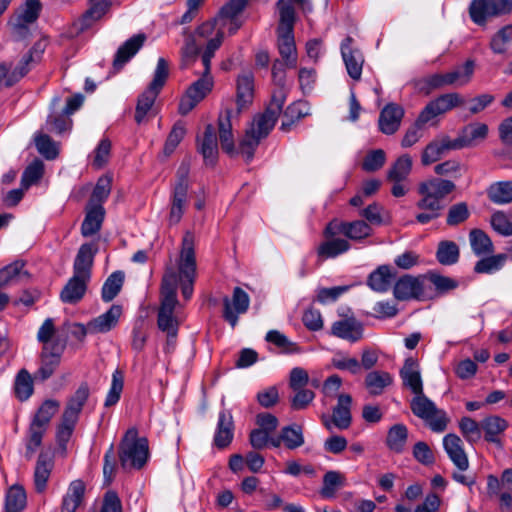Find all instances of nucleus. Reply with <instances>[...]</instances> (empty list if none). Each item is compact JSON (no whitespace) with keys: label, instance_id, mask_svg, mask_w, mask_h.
Returning <instances> with one entry per match:
<instances>
[{"label":"nucleus","instance_id":"35","mask_svg":"<svg viewBox=\"0 0 512 512\" xmlns=\"http://www.w3.org/2000/svg\"><path fill=\"white\" fill-rule=\"evenodd\" d=\"M39 0H26L23 12L16 18L13 23L14 30L19 35H24L28 31V25L33 23L39 16L40 12Z\"/></svg>","mask_w":512,"mask_h":512},{"label":"nucleus","instance_id":"59","mask_svg":"<svg viewBox=\"0 0 512 512\" xmlns=\"http://www.w3.org/2000/svg\"><path fill=\"white\" fill-rule=\"evenodd\" d=\"M512 43V25H506L497 31L490 41V48L496 54H503Z\"/></svg>","mask_w":512,"mask_h":512},{"label":"nucleus","instance_id":"23","mask_svg":"<svg viewBox=\"0 0 512 512\" xmlns=\"http://www.w3.org/2000/svg\"><path fill=\"white\" fill-rule=\"evenodd\" d=\"M236 104L237 113L248 108L254 97V75L251 71H244L236 81Z\"/></svg>","mask_w":512,"mask_h":512},{"label":"nucleus","instance_id":"46","mask_svg":"<svg viewBox=\"0 0 512 512\" xmlns=\"http://www.w3.org/2000/svg\"><path fill=\"white\" fill-rule=\"evenodd\" d=\"M507 427V421L499 416H490L481 422V428L485 432V439L493 443L498 442V435L503 433Z\"/></svg>","mask_w":512,"mask_h":512},{"label":"nucleus","instance_id":"42","mask_svg":"<svg viewBox=\"0 0 512 512\" xmlns=\"http://www.w3.org/2000/svg\"><path fill=\"white\" fill-rule=\"evenodd\" d=\"M475 62L467 59L464 63L455 66L450 71V86L463 87L472 80Z\"/></svg>","mask_w":512,"mask_h":512},{"label":"nucleus","instance_id":"38","mask_svg":"<svg viewBox=\"0 0 512 512\" xmlns=\"http://www.w3.org/2000/svg\"><path fill=\"white\" fill-rule=\"evenodd\" d=\"M84 493L85 485L81 480L71 482L63 497L61 512H75L83 500Z\"/></svg>","mask_w":512,"mask_h":512},{"label":"nucleus","instance_id":"54","mask_svg":"<svg viewBox=\"0 0 512 512\" xmlns=\"http://www.w3.org/2000/svg\"><path fill=\"white\" fill-rule=\"evenodd\" d=\"M14 391L16 397L21 400H27L33 393V380L30 373L21 369L15 379Z\"/></svg>","mask_w":512,"mask_h":512},{"label":"nucleus","instance_id":"21","mask_svg":"<svg viewBox=\"0 0 512 512\" xmlns=\"http://www.w3.org/2000/svg\"><path fill=\"white\" fill-rule=\"evenodd\" d=\"M353 39L347 36L341 43V55L348 75L355 81L361 79L364 57L362 52L352 46Z\"/></svg>","mask_w":512,"mask_h":512},{"label":"nucleus","instance_id":"14","mask_svg":"<svg viewBox=\"0 0 512 512\" xmlns=\"http://www.w3.org/2000/svg\"><path fill=\"white\" fill-rule=\"evenodd\" d=\"M422 199L418 207L425 210L438 211L442 208V200L448 194V180L433 178L419 186Z\"/></svg>","mask_w":512,"mask_h":512},{"label":"nucleus","instance_id":"58","mask_svg":"<svg viewBox=\"0 0 512 512\" xmlns=\"http://www.w3.org/2000/svg\"><path fill=\"white\" fill-rule=\"evenodd\" d=\"M72 127V120L69 115L63 111L60 113L53 111L47 118L46 128L49 132L62 134L69 131Z\"/></svg>","mask_w":512,"mask_h":512},{"label":"nucleus","instance_id":"24","mask_svg":"<svg viewBox=\"0 0 512 512\" xmlns=\"http://www.w3.org/2000/svg\"><path fill=\"white\" fill-rule=\"evenodd\" d=\"M404 110L400 105L395 103L387 104L379 116V129L386 135L394 134L400 127Z\"/></svg>","mask_w":512,"mask_h":512},{"label":"nucleus","instance_id":"17","mask_svg":"<svg viewBox=\"0 0 512 512\" xmlns=\"http://www.w3.org/2000/svg\"><path fill=\"white\" fill-rule=\"evenodd\" d=\"M249 305V295L242 288L235 287L231 298H223V318L232 328H235L238 323V316L244 314Z\"/></svg>","mask_w":512,"mask_h":512},{"label":"nucleus","instance_id":"25","mask_svg":"<svg viewBox=\"0 0 512 512\" xmlns=\"http://www.w3.org/2000/svg\"><path fill=\"white\" fill-rule=\"evenodd\" d=\"M234 437V422L232 413L223 409L219 412L216 431L214 434V444L223 449L227 447Z\"/></svg>","mask_w":512,"mask_h":512},{"label":"nucleus","instance_id":"37","mask_svg":"<svg viewBox=\"0 0 512 512\" xmlns=\"http://www.w3.org/2000/svg\"><path fill=\"white\" fill-rule=\"evenodd\" d=\"M53 465V459L48 454L39 455L34 471V485L37 492L45 491Z\"/></svg>","mask_w":512,"mask_h":512},{"label":"nucleus","instance_id":"64","mask_svg":"<svg viewBox=\"0 0 512 512\" xmlns=\"http://www.w3.org/2000/svg\"><path fill=\"white\" fill-rule=\"evenodd\" d=\"M44 172V165L42 161L35 160L31 164H29L24 170L21 178V186L24 189H28L31 185L38 182Z\"/></svg>","mask_w":512,"mask_h":512},{"label":"nucleus","instance_id":"40","mask_svg":"<svg viewBox=\"0 0 512 512\" xmlns=\"http://www.w3.org/2000/svg\"><path fill=\"white\" fill-rule=\"evenodd\" d=\"M109 0H91V7L78 20L79 30L89 28L95 21L99 20L110 8Z\"/></svg>","mask_w":512,"mask_h":512},{"label":"nucleus","instance_id":"11","mask_svg":"<svg viewBox=\"0 0 512 512\" xmlns=\"http://www.w3.org/2000/svg\"><path fill=\"white\" fill-rule=\"evenodd\" d=\"M450 461L457 469L452 472V479L464 486H473L475 477L472 473L467 472L469 468L468 456L464 451L462 440L455 434H450Z\"/></svg>","mask_w":512,"mask_h":512},{"label":"nucleus","instance_id":"57","mask_svg":"<svg viewBox=\"0 0 512 512\" xmlns=\"http://www.w3.org/2000/svg\"><path fill=\"white\" fill-rule=\"evenodd\" d=\"M470 243L473 252L478 256L493 252L492 241L482 230L475 229L470 232Z\"/></svg>","mask_w":512,"mask_h":512},{"label":"nucleus","instance_id":"28","mask_svg":"<svg viewBox=\"0 0 512 512\" xmlns=\"http://www.w3.org/2000/svg\"><path fill=\"white\" fill-rule=\"evenodd\" d=\"M146 40L144 34H137L125 41L117 50L113 67L115 70H120L136 53L141 49Z\"/></svg>","mask_w":512,"mask_h":512},{"label":"nucleus","instance_id":"36","mask_svg":"<svg viewBox=\"0 0 512 512\" xmlns=\"http://www.w3.org/2000/svg\"><path fill=\"white\" fill-rule=\"evenodd\" d=\"M278 50L287 67L294 68L297 64V52L293 32H277Z\"/></svg>","mask_w":512,"mask_h":512},{"label":"nucleus","instance_id":"13","mask_svg":"<svg viewBox=\"0 0 512 512\" xmlns=\"http://www.w3.org/2000/svg\"><path fill=\"white\" fill-rule=\"evenodd\" d=\"M512 11V0H473L469 7L472 21L484 25L488 18L498 17Z\"/></svg>","mask_w":512,"mask_h":512},{"label":"nucleus","instance_id":"43","mask_svg":"<svg viewBox=\"0 0 512 512\" xmlns=\"http://www.w3.org/2000/svg\"><path fill=\"white\" fill-rule=\"evenodd\" d=\"M24 266L25 263L23 261L17 260L0 269V288L28 277Z\"/></svg>","mask_w":512,"mask_h":512},{"label":"nucleus","instance_id":"5","mask_svg":"<svg viewBox=\"0 0 512 512\" xmlns=\"http://www.w3.org/2000/svg\"><path fill=\"white\" fill-rule=\"evenodd\" d=\"M168 74L169 70L167 61L164 58H159L157 61L156 69L154 71L153 80L149 86L138 96L134 116L137 124L143 123L146 117L153 110L155 101L166 83Z\"/></svg>","mask_w":512,"mask_h":512},{"label":"nucleus","instance_id":"2","mask_svg":"<svg viewBox=\"0 0 512 512\" xmlns=\"http://www.w3.org/2000/svg\"><path fill=\"white\" fill-rule=\"evenodd\" d=\"M448 290V278L435 271L400 277L394 284L393 294L397 300H428Z\"/></svg>","mask_w":512,"mask_h":512},{"label":"nucleus","instance_id":"34","mask_svg":"<svg viewBox=\"0 0 512 512\" xmlns=\"http://www.w3.org/2000/svg\"><path fill=\"white\" fill-rule=\"evenodd\" d=\"M199 152L206 165H214L218 158V142L215 128L208 124L205 128L203 139L199 143Z\"/></svg>","mask_w":512,"mask_h":512},{"label":"nucleus","instance_id":"47","mask_svg":"<svg viewBox=\"0 0 512 512\" xmlns=\"http://www.w3.org/2000/svg\"><path fill=\"white\" fill-rule=\"evenodd\" d=\"M309 114V106L305 101H297L289 105L284 112L281 130L288 131L294 122Z\"/></svg>","mask_w":512,"mask_h":512},{"label":"nucleus","instance_id":"19","mask_svg":"<svg viewBox=\"0 0 512 512\" xmlns=\"http://www.w3.org/2000/svg\"><path fill=\"white\" fill-rule=\"evenodd\" d=\"M372 232L369 224L363 220H356L353 222H330L326 229L325 235L333 237L336 234H344L351 240H362L368 237Z\"/></svg>","mask_w":512,"mask_h":512},{"label":"nucleus","instance_id":"62","mask_svg":"<svg viewBox=\"0 0 512 512\" xmlns=\"http://www.w3.org/2000/svg\"><path fill=\"white\" fill-rule=\"evenodd\" d=\"M185 134V123L182 121H177L173 125L164 145L163 152L166 156H170L175 151L179 143L184 138Z\"/></svg>","mask_w":512,"mask_h":512},{"label":"nucleus","instance_id":"27","mask_svg":"<svg viewBox=\"0 0 512 512\" xmlns=\"http://www.w3.org/2000/svg\"><path fill=\"white\" fill-rule=\"evenodd\" d=\"M332 334L349 342H357L363 337V325L355 318L336 321L331 327Z\"/></svg>","mask_w":512,"mask_h":512},{"label":"nucleus","instance_id":"7","mask_svg":"<svg viewBox=\"0 0 512 512\" xmlns=\"http://www.w3.org/2000/svg\"><path fill=\"white\" fill-rule=\"evenodd\" d=\"M146 438H137L136 429H129L120 445L119 458L123 469H141L148 460Z\"/></svg>","mask_w":512,"mask_h":512},{"label":"nucleus","instance_id":"1","mask_svg":"<svg viewBox=\"0 0 512 512\" xmlns=\"http://www.w3.org/2000/svg\"><path fill=\"white\" fill-rule=\"evenodd\" d=\"M285 100L286 93L284 86H278V89L275 90L272 95L271 102L267 109L262 114L254 117L250 128L246 131L239 145V152L246 161L252 160L255 149L260 141L267 137L273 129L282 111Z\"/></svg>","mask_w":512,"mask_h":512},{"label":"nucleus","instance_id":"30","mask_svg":"<svg viewBox=\"0 0 512 512\" xmlns=\"http://www.w3.org/2000/svg\"><path fill=\"white\" fill-rule=\"evenodd\" d=\"M400 377L403 381V385L410 389L413 394L423 391L419 365L417 360L413 357H409L405 360L404 365L400 370Z\"/></svg>","mask_w":512,"mask_h":512},{"label":"nucleus","instance_id":"51","mask_svg":"<svg viewBox=\"0 0 512 512\" xmlns=\"http://www.w3.org/2000/svg\"><path fill=\"white\" fill-rule=\"evenodd\" d=\"M488 196L496 204L512 202V182L504 181L492 184L488 189Z\"/></svg>","mask_w":512,"mask_h":512},{"label":"nucleus","instance_id":"61","mask_svg":"<svg viewBox=\"0 0 512 512\" xmlns=\"http://www.w3.org/2000/svg\"><path fill=\"white\" fill-rule=\"evenodd\" d=\"M59 407L60 403L57 400L49 399L44 401L39 407L32 422L47 428L51 418L58 411Z\"/></svg>","mask_w":512,"mask_h":512},{"label":"nucleus","instance_id":"49","mask_svg":"<svg viewBox=\"0 0 512 512\" xmlns=\"http://www.w3.org/2000/svg\"><path fill=\"white\" fill-rule=\"evenodd\" d=\"M499 139L505 146L496 155L503 159H512V116L505 118L498 126Z\"/></svg>","mask_w":512,"mask_h":512},{"label":"nucleus","instance_id":"4","mask_svg":"<svg viewBox=\"0 0 512 512\" xmlns=\"http://www.w3.org/2000/svg\"><path fill=\"white\" fill-rule=\"evenodd\" d=\"M90 395V389L87 383L79 385L77 390L71 395L65 405L61 421L57 426L56 440L62 450H66L76 424L79 420L81 411Z\"/></svg>","mask_w":512,"mask_h":512},{"label":"nucleus","instance_id":"3","mask_svg":"<svg viewBox=\"0 0 512 512\" xmlns=\"http://www.w3.org/2000/svg\"><path fill=\"white\" fill-rule=\"evenodd\" d=\"M170 272L175 278V299H177V288L180 285L183 297L189 300L193 294V284L196 277L194 235L191 232H186L182 239V248L177 264L167 265L162 279H165Z\"/></svg>","mask_w":512,"mask_h":512},{"label":"nucleus","instance_id":"18","mask_svg":"<svg viewBox=\"0 0 512 512\" xmlns=\"http://www.w3.org/2000/svg\"><path fill=\"white\" fill-rule=\"evenodd\" d=\"M121 314L122 307L114 304L108 311L89 321L86 326L77 325L76 327L80 330L82 336L107 333L117 325Z\"/></svg>","mask_w":512,"mask_h":512},{"label":"nucleus","instance_id":"31","mask_svg":"<svg viewBox=\"0 0 512 512\" xmlns=\"http://www.w3.org/2000/svg\"><path fill=\"white\" fill-rule=\"evenodd\" d=\"M188 191L189 189H183L182 186L172 187L168 215L169 225H176L181 221L188 204Z\"/></svg>","mask_w":512,"mask_h":512},{"label":"nucleus","instance_id":"50","mask_svg":"<svg viewBox=\"0 0 512 512\" xmlns=\"http://www.w3.org/2000/svg\"><path fill=\"white\" fill-rule=\"evenodd\" d=\"M350 244L345 239L332 238L323 242L318 248V254L324 258H335L340 254L347 252Z\"/></svg>","mask_w":512,"mask_h":512},{"label":"nucleus","instance_id":"63","mask_svg":"<svg viewBox=\"0 0 512 512\" xmlns=\"http://www.w3.org/2000/svg\"><path fill=\"white\" fill-rule=\"evenodd\" d=\"M506 260V254H498L495 256L486 257L479 260L476 263L474 270L477 273L491 274L500 270L503 267Z\"/></svg>","mask_w":512,"mask_h":512},{"label":"nucleus","instance_id":"12","mask_svg":"<svg viewBox=\"0 0 512 512\" xmlns=\"http://www.w3.org/2000/svg\"><path fill=\"white\" fill-rule=\"evenodd\" d=\"M203 66V76L191 84L185 95L180 100L178 111L181 115L188 114L200 101L206 97V95L211 91L213 87V79L210 75L211 63L209 64V68L204 64Z\"/></svg>","mask_w":512,"mask_h":512},{"label":"nucleus","instance_id":"8","mask_svg":"<svg viewBox=\"0 0 512 512\" xmlns=\"http://www.w3.org/2000/svg\"><path fill=\"white\" fill-rule=\"evenodd\" d=\"M448 110V95H442L435 101L430 102L420 113L415 123L407 129L401 141V146L409 148L417 143L422 137L423 126L437 115Z\"/></svg>","mask_w":512,"mask_h":512},{"label":"nucleus","instance_id":"39","mask_svg":"<svg viewBox=\"0 0 512 512\" xmlns=\"http://www.w3.org/2000/svg\"><path fill=\"white\" fill-rule=\"evenodd\" d=\"M393 383V377L386 371L374 370L365 377V386L373 396L381 395Z\"/></svg>","mask_w":512,"mask_h":512},{"label":"nucleus","instance_id":"48","mask_svg":"<svg viewBox=\"0 0 512 512\" xmlns=\"http://www.w3.org/2000/svg\"><path fill=\"white\" fill-rule=\"evenodd\" d=\"M125 275L122 271L113 272L104 282L101 297L104 302L112 301L121 291Z\"/></svg>","mask_w":512,"mask_h":512},{"label":"nucleus","instance_id":"20","mask_svg":"<svg viewBox=\"0 0 512 512\" xmlns=\"http://www.w3.org/2000/svg\"><path fill=\"white\" fill-rule=\"evenodd\" d=\"M488 131V126L485 123H471L461 130L457 138L450 141V149L475 146L486 139Z\"/></svg>","mask_w":512,"mask_h":512},{"label":"nucleus","instance_id":"32","mask_svg":"<svg viewBox=\"0 0 512 512\" xmlns=\"http://www.w3.org/2000/svg\"><path fill=\"white\" fill-rule=\"evenodd\" d=\"M395 276L396 273L393 272L389 265H381L369 274L367 285L375 292L384 293L391 287L392 280Z\"/></svg>","mask_w":512,"mask_h":512},{"label":"nucleus","instance_id":"45","mask_svg":"<svg viewBox=\"0 0 512 512\" xmlns=\"http://www.w3.org/2000/svg\"><path fill=\"white\" fill-rule=\"evenodd\" d=\"M407 438V427L404 424H395L388 431L386 445L390 450L401 453L404 450Z\"/></svg>","mask_w":512,"mask_h":512},{"label":"nucleus","instance_id":"41","mask_svg":"<svg viewBox=\"0 0 512 512\" xmlns=\"http://www.w3.org/2000/svg\"><path fill=\"white\" fill-rule=\"evenodd\" d=\"M448 152V137L444 136L430 142L422 152L421 162L430 165L442 159Z\"/></svg>","mask_w":512,"mask_h":512},{"label":"nucleus","instance_id":"15","mask_svg":"<svg viewBox=\"0 0 512 512\" xmlns=\"http://www.w3.org/2000/svg\"><path fill=\"white\" fill-rule=\"evenodd\" d=\"M66 347V341L57 338L53 341V345H45L42 347L40 355V366L36 376L45 381L49 379L61 363V357Z\"/></svg>","mask_w":512,"mask_h":512},{"label":"nucleus","instance_id":"6","mask_svg":"<svg viewBox=\"0 0 512 512\" xmlns=\"http://www.w3.org/2000/svg\"><path fill=\"white\" fill-rule=\"evenodd\" d=\"M175 278L170 272L165 279H162L161 294L162 301L158 311L157 325L158 328L167 333L170 339H174L178 332V322L174 317V310L177 304L174 292Z\"/></svg>","mask_w":512,"mask_h":512},{"label":"nucleus","instance_id":"22","mask_svg":"<svg viewBox=\"0 0 512 512\" xmlns=\"http://www.w3.org/2000/svg\"><path fill=\"white\" fill-rule=\"evenodd\" d=\"M237 112L226 110L221 113L218 120L219 138L222 149L229 155L236 153L234 135L232 132L233 120L237 117Z\"/></svg>","mask_w":512,"mask_h":512},{"label":"nucleus","instance_id":"33","mask_svg":"<svg viewBox=\"0 0 512 512\" xmlns=\"http://www.w3.org/2000/svg\"><path fill=\"white\" fill-rule=\"evenodd\" d=\"M104 216L105 210L101 204L89 205L81 225L82 235L84 237H89L99 232L102 227Z\"/></svg>","mask_w":512,"mask_h":512},{"label":"nucleus","instance_id":"52","mask_svg":"<svg viewBox=\"0 0 512 512\" xmlns=\"http://www.w3.org/2000/svg\"><path fill=\"white\" fill-rule=\"evenodd\" d=\"M39 51L42 53L43 48L41 43H36L29 54L25 55L19 64L15 67V69L10 73L6 86H12L14 83L19 81L22 77H24L29 72V64L33 61V52Z\"/></svg>","mask_w":512,"mask_h":512},{"label":"nucleus","instance_id":"53","mask_svg":"<svg viewBox=\"0 0 512 512\" xmlns=\"http://www.w3.org/2000/svg\"><path fill=\"white\" fill-rule=\"evenodd\" d=\"M277 6L280 15L277 32H293L295 11L292 4L287 0H279Z\"/></svg>","mask_w":512,"mask_h":512},{"label":"nucleus","instance_id":"55","mask_svg":"<svg viewBox=\"0 0 512 512\" xmlns=\"http://www.w3.org/2000/svg\"><path fill=\"white\" fill-rule=\"evenodd\" d=\"M26 505V493L21 486H12L7 494L5 501L6 512H20Z\"/></svg>","mask_w":512,"mask_h":512},{"label":"nucleus","instance_id":"26","mask_svg":"<svg viewBox=\"0 0 512 512\" xmlns=\"http://www.w3.org/2000/svg\"><path fill=\"white\" fill-rule=\"evenodd\" d=\"M97 250L95 243L82 244L74 260L73 274L90 279L93 260Z\"/></svg>","mask_w":512,"mask_h":512},{"label":"nucleus","instance_id":"9","mask_svg":"<svg viewBox=\"0 0 512 512\" xmlns=\"http://www.w3.org/2000/svg\"><path fill=\"white\" fill-rule=\"evenodd\" d=\"M413 414L422 420L434 432H442L446 429V413L437 409L436 405L422 392L414 394L410 402Z\"/></svg>","mask_w":512,"mask_h":512},{"label":"nucleus","instance_id":"60","mask_svg":"<svg viewBox=\"0 0 512 512\" xmlns=\"http://www.w3.org/2000/svg\"><path fill=\"white\" fill-rule=\"evenodd\" d=\"M284 445L294 450L304 444V436L301 426L293 424L281 429Z\"/></svg>","mask_w":512,"mask_h":512},{"label":"nucleus","instance_id":"44","mask_svg":"<svg viewBox=\"0 0 512 512\" xmlns=\"http://www.w3.org/2000/svg\"><path fill=\"white\" fill-rule=\"evenodd\" d=\"M345 477L338 471H328L323 476V485L320 494L325 499L335 497L337 490L344 486Z\"/></svg>","mask_w":512,"mask_h":512},{"label":"nucleus","instance_id":"16","mask_svg":"<svg viewBox=\"0 0 512 512\" xmlns=\"http://www.w3.org/2000/svg\"><path fill=\"white\" fill-rule=\"evenodd\" d=\"M351 405L352 397L349 394H339L332 417L322 416L325 428L329 431H332L334 427L340 430L348 429L352 423Z\"/></svg>","mask_w":512,"mask_h":512},{"label":"nucleus","instance_id":"29","mask_svg":"<svg viewBox=\"0 0 512 512\" xmlns=\"http://www.w3.org/2000/svg\"><path fill=\"white\" fill-rule=\"evenodd\" d=\"M90 279L73 274L60 292V299L66 304H76L85 295Z\"/></svg>","mask_w":512,"mask_h":512},{"label":"nucleus","instance_id":"10","mask_svg":"<svg viewBox=\"0 0 512 512\" xmlns=\"http://www.w3.org/2000/svg\"><path fill=\"white\" fill-rule=\"evenodd\" d=\"M213 20L217 28V32L216 35L207 42L202 54V63L208 68L212 58L215 55V52L221 47L223 43L225 31H227L229 35H233L241 28L243 24L241 19L228 17L221 12H218Z\"/></svg>","mask_w":512,"mask_h":512},{"label":"nucleus","instance_id":"56","mask_svg":"<svg viewBox=\"0 0 512 512\" xmlns=\"http://www.w3.org/2000/svg\"><path fill=\"white\" fill-rule=\"evenodd\" d=\"M412 169V158L404 154L400 156L388 171L390 181H404L407 179Z\"/></svg>","mask_w":512,"mask_h":512}]
</instances>
